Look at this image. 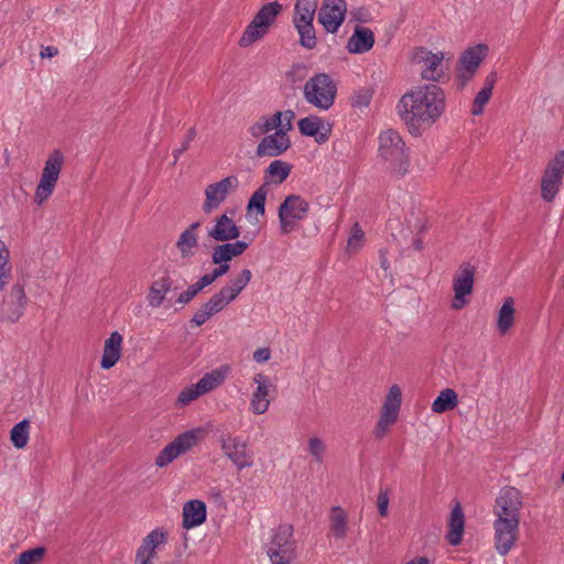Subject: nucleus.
<instances>
[{
	"instance_id": "de8ad7c7",
	"label": "nucleus",
	"mask_w": 564,
	"mask_h": 564,
	"mask_svg": "<svg viewBox=\"0 0 564 564\" xmlns=\"http://www.w3.org/2000/svg\"><path fill=\"white\" fill-rule=\"evenodd\" d=\"M307 452L316 463H323L326 453V444L318 436H312L307 441Z\"/></svg>"
},
{
	"instance_id": "a18cd8bd",
	"label": "nucleus",
	"mask_w": 564,
	"mask_h": 564,
	"mask_svg": "<svg viewBox=\"0 0 564 564\" xmlns=\"http://www.w3.org/2000/svg\"><path fill=\"white\" fill-rule=\"evenodd\" d=\"M365 243V232L358 223L351 226L350 234L347 240V251L358 252Z\"/></svg>"
},
{
	"instance_id": "09e8293b",
	"label": "nucleus",
	"mask_w": 564,
	"mask_h": 564,
	"mask_svg": "<svg viewBox=\"0 0 564 564\" xmlns=\"http://www.w3.org/2000/svg\"><path fill=\"white\" fill-rule=\"evenodd\" d=\"M372 99V93L370 89H359L351 96V106L354 108H367Z\"/></svg>"
},
{
	"instance_id": "bb28decb",
	"label": "nucleus",
	"mask_w": 564,
	"mask_h": 564,
	"mask_svg": "<svg viewBox=\"0 0 564 564\" xmlns=\"http://www.w3.org/2000/svg\"><path fill=\"white\" fill-rule=\"evenodd\" d=\"M329 533L336 540H345L348 535V513L341 506H333L328 512Z\"/></svg>"
},
{
	"instance_id": "c03bdc74",
	"label": "nucleus",
	"mask_w": 564,
	"mask_h": 564,
	"mask_svg": "<svg viewBox=\"0 0 564 564\" xmlns=\"http://www.w3.org/2000/svg\"><path fill=\"white\" fill-rule=\"evenodd\" d=\"M268 191L265 186H260L253 194L251 195L247 209L248 212H256L257 215L263 216L265 213V199H267Z\"/></svg>"
},
{
	"instance_id": "4c0bfd02",
	"label": "nucleus",
	"mask_w": 564,
	"mask_h": 564,
	"mask_svg": "<svg viewBox=\"0 0 564 564\" xmlns=\"http://www.w3.org/2000/svg\"><path fill=\"white\" fill-rule=\"evenodd\" d=\"M318 0H296L293 21H314Z\"/></svg>"
},
{
	"instance_id": "79ce46f5",
	"label": "nucleus",
	"mask_w": 564,
	"mask_h": 564,
	"mask_svg": "<svg viewBox=\"0 0 564 564\" xmlns=\"http://www.w3.org/2000/svg\"><path fill=\"white\" fill-rule=\"evenodd\" d=\"M561 185L562 182L542 175L541 198L546 203L553 202L561 189Z\"/></svg>"
},
{
	"instance_id": "052dcab7",
	"label": "nucleus",
	"mask_w": 564,
	"mask_h": 564,
	"mask_svg": "<svg viewBox=\"0 0 564 564\" xmlns=\"http://www.w3.org/2000/svg\"><path fill=\"white\" fill-rule=\"evenodd\" d=\"M217 264H218V267L213 270L214 276H216V279L223 276L229 270L228 262H220V263H217Z\"/></svg>"
},
{
	"instance_id": "b1692460",
	"label": "nucleus",
	"mask_w": 564,
	"mask_h": 564,
	"mask_svg": "<svg viewBox=\"0 0 564 564\" xmlns=\"http://www.w3.org/2000/svg\"><path fill=\"white\" fill-rule=\"evenodd\" d=\"M182 527L186 530L199 527L206 521L207 507L203 500L192 499L183 505Z\"/></svg>"
},
{
	"instance_id": "412c9836",
	"label": "nucleus",
	"mask_w": 564,
	"mask_h": 564,
	"mask_svg": "<svg viewBox=\"0 0 564 564\" xmlns=\"http://www.w3.org/2000/svg\"><path fill=\"white\" fill-rule=\"evenodd\" d=\"M487 54L488 46L486 44H477L464 51L459 58L458 66V78L460 79L462 85H465L474 77Z\"/></svg>"
},
{
	"instance_id": "49530a36",
	"label": "nucleus",
	"mask_w": 564,
	"mask_h": 564,
	"mask_svg": "<svg viewBox=\"0 0 564 564\" xmlns=\"http://www.w3.org/2000/svg\"><path fill=\"white\" fill-rule=\"evenodd\" d=\"M45 549L37 546L32 550L22 552L15 560L14 564H41L44 560Z\"/></svg>"
},
{
	"instance_id": "c756f323",
	"label": "nucleus",
	"mask_w": 564,
	"mask_h": 564,
	"mask_svg": "<svg viewBox=\"0 0 564 564\" xmlns=\"http://www.w3.org/2000/svg\"><path fill=\"white\" fill-rule=\"evenodd\" d=\"M249 247V243L242 240L226 242L214 248L212 260L214 263L229 262L235 257L242 254Z\"/></svg>"
},
{
	"instance_id": "6ab92c4d",
	"label": "nucleus",
	"mask_w": 564,
	"mask_h": 564,
	"mask_svg": "<svg viewBox=\"0 0 564 564\" xmlns=\"http://www.w3.org/2000/svg\"><path fill=\"white\" fill-rule=\"evenodd\" d=\"M252 382L256 384V389L250 395L249 410L254 415L264 414L271 404L270 392L273 388L271 379L263 372L254 373Z\"/></svg>"
},
{
	"instance_id": "72a5a7b5",
	"label": "nucleus",
	"mask_w": 564,
	"mask_h": 564,
	"mask_svg": "<svg viewBox=\"0 0 564 564\" xmlns=\"http://www.w3.org/2000/svg\"><path fill=\"white\" fill-rule=\"evenodd\" d=\"M167 541V531L162 528H155L150 533H148L138 550L142 552L149 553L153 556L156 555V549L161 545H164Z\"/></svg>"
},
{
	"instance_id": "bf43d9fd",
	"label": "nucleus",
	"mask_w": 564,
	"mask_h": 564,
	"mask_svg": "<svg viewBox=\"0 0 564 564\" xmlns=\"http://www.w3.org/2000/svg\"><path fill=\"white\" fill-rule=\"evenodd\" d=\"M57 54H58V50L56 46H53V45L43 46L40 52V56L42 58H52V57L56 56Z\"/></svg>"
},
{
	"instance_id": "37998d69",
	"label": "nucleus",
	"mask_w": 564,
	"mask_h": 564,
	"mask_svg": "<svg viewBox=\"0 0 564 564\" xmlns=\"http://www.w3.org/2000/svg\"><path fill=\"white\" fill-rule=\"evenodd\" d=\"M231 302L234 301L227 295V293H225L223 289H220L203 305L214 316L215 314L221 312Z\"/></svg>"
},
{
	"instance_id": "680f3d73",
	"label": "nucleus",
	"mask_w": 564,
	"mask_h": 564,
	"mask_svg": "<svg viewBox=\"0 0 564 564\" xmlns=\"http://www.w3.org/2000/svg\"><path fill=\"white\" fill-rule=\"evenodd\" d=\"M404 564H432L431 560L427 556H415Z\"/></svg>"
},
{
	"instance_id": "c85d7f7f",
	"label": "nucleus",
	"mask_w": 564,
	"mask_h": 564,
	"mask_svg": "<svg viewBox=\"0 0 564 564\" xmlns=\"http://www.w3.org/2000/svg\"><path fill=\"white\" fill-rule=\"evenodd\" d=\"M297 127L301 134L313 137L318 143H323L328 139L329 129L323 131L324 122L318 116H308L300 119Z\"/></svg>"
},
{
	"instance_id": "1a4fd4ad",
	"label": "nucleus",
	"mask_w": 564,
	"mask_h": 564,
	"mask_svg": "<svg viewBox=\"0 0 564 564\" xmlns=\"http://www.w3.org/2000/svg\"><path fill=\"white\" fill-rule=\"evenodd\" d=\"M308 212L310 204L305 198L295 194L286 196L278 209L281 234L289 235L296 230L299 224L307 217Z\"/></svg>"
},
{
	"instance_id": "c9c22d12",
	"label": "nucleus",
	"mask_w": 564,
	"mask_h": 564,
	"mask_svg": "<svg viewBox=\"0 0 564 564\" xmlns=\"http://www.w3.org/2000/svg\"><path fill=\"white\" fill-rule=\"evenodd\" d=\"M252 273L249 269H242L241 272L231 280L227 285L221 288L227 295L235 301L238 295L246 289L250 283Z\"/></svg>"
},
{
	"instance_id": "7c9ffc66",
	"label": "nucleus",
	"mask_w": 564,
	"mask_h": 564,
	"mask_svg": "<svg viewBox=\"0 0 564 564\" xmlns=\"http://www.w3.org/2000/svg\"><path fill=\"white\" fill-rule=\"evenodd\" d=\"M465 528V516L460 505H456L451 512L448 521V533L447 541L451 545L456 546L460 544L463 540V533Z\"/></svg>"
},
{
	"instance_id": "aec40b11",
	"label": "nucleus",
	"mask_w": 564,
	"mask_h": 564,
	"mask_svg": "<svg viewBox=\"0 0 564 564\" xmlns=\"http://www.w3.org/2000/svg\"><path fill=\"white\" fill-rule=\"evenodd\" d=\"M295 119L293 110L276 111L271 116H262L258 121L253 122L248 132L253 139L263 138L271 131H278L283 124L288 126Z\"/></svg>"
},
{
	"instance_id": "4d7b16f0",
	"label": "nucleus",
	"mask_w": 564,
	"mask_h": 564,
	"mask_svg": "<svg viewBox=\"0 0 564 564\" xmlns=\"http://www.w3.org/2000/svg\"><path fill=\"white\" fill-rule=\"evenodd\" d=\"M155 556L142 552L141 550H137L135 552V564H153V560Z\"/></svg>"
},
{
	"instance_id": "e2e57ef3",
	"label": "nucleus",
	"mask_w": 564,
	"mask_h": 564,
	"mask_svg": "<svg viewBox=\"0 0 564 564\" xmlns=\"http://www.w3.org/2000/svg\"><path fill=\"white\" fill-rule=\"evenodd\" d=\"M389 260L387 258V253L383 250H380V267L387 271L389 269Z\"/></svg>"
},
{
	"instance_id": "f704fd0d",
	"label": "nucleus",
	"mask_w": 564,
	"mask_h": 564,
	"mask_svg": "<svg viewBox=\"0 0 564 564\" xmlns=\"http://www.w3.org/2000/svg\"><path fill=\"white\" fill-rule=\"evenodd\" d=\"M457 393L453 389H444L436 397V399L432 403V411L434 413H444L446 411L453 410L457 406Z\"/></svg>"
},
{
	"instance_id": "8fccbe9b",
	"label": "nucleus",
	"mask_w": 564,
	"mask_h": 564,
	"mask_svg": "<svg viewBox=\"0 0 564 564\" xmlns=\"http://www.w3.org/2000/svg\"><path fill=\"white\" fill-rule=\"evenodd\" d=\"M491 95L492 94L480 89L474 98L470 109L471 115L480 116L484 112L485 106L490 100Z\"/></svg>"
},
{
	"instance_id": "7ed1b4c3",
	"label": "nucleus",
	"mask_w": 564,
	"mask_h": 564,
	"mask_svg": "<svg viewBox=\"0 0 564 564\" xmlns=\"http://www.w3.org/2000/svg\"><path fill=\"white\" fill-rule=\"evenodd\" d=\"M377 155L392 177L402 178L409 173V149L398 130L389 128L380 131Z\"/></svg>"
},
{
	"instance_id": "58836bf2",
	"label": "nucleus",
	"mask_w": 564,
	"mask_h": 564,
	"mask_svg": "<svg viewBox=\"0 0 564 564\" xmlns=\"http://www.w3.org/2000/svg\"><path fill=\"white\" fill-rule=\"evenodd\" d=\"M29 437L30 423L28 420L20 421L10 431V440L18 449H22L28 445Z\"/></svg>"
},
{
	"instance_id": "3c124183",
	"label": "nucleus",
	"mask_w": 564,
	"mask_h": 564,
	"mask_svg": "<svg viewBox=\"0 0 564 564\" xmlns=\"http://www.w3.org/2000/svg\"><path fill=\"white\" fill-rule=\"evenodd\" d=\"M199 292V288L193 283L177 296L176 303L185 305L189 303Z\"/></svg>"
},
{
	"instance_id": "393cba45",
	"label": "nucleus",
	"mask_w": 564,
	"mask_h": 564,
	"mask_svg": "<svg viewBox=\"0 0 564 564\" xmlns=\"http://www.w3.org/2000/svg\"><path fill=\"white\" fill-rule=\"evenodd\" d=\"M375 41V33L369 28L356 25L346 48L351 54H364L373 47Z\"/></svg>"
},
{
	"instance_id": "2eb2a0df",
	"label": "nucleus",
	"mask_w": 564,
	"mask_h": 564,
	"mask_svg": "<svg viewBox=\"0 0 564 564\" xmlns=\"http://www.w3.org/2000/svg\"><path fill=\"white\" fill-rule=\"evenodd\" d=\"M401 389L398 384H393L388 390L380 411L379 420L375 427L373 433L377 438H383L389 432L391 425L397 422L401 409Z\"/></svg>"
},
{
	"instance_id": "ddd939ff",
	"label": "nucleus",
	"mask_w": 564,
	"mask_h": 564,
	"mask_svg": "<svg viewBox=\"0 0 564 564\" xmlns=\"http://www.w3.org/2000/svg\"><path fill=\"white\" fill-rule=\"evenodd\" d=\"M444 52L433 53L425 47H416L411 53V61L413 64L421 66L420 75L422 79L435 84L438 82L444 73Z\"/></svg>"
},
{
	"instance_id": "a211bd4d",
	"label": "nucleus",
	"mask_w": 564,
	"mask_h": 564,
	"mask_svg": "<svg viewBox=\"0 0 564 564\" xmlns=\"http://www.w3.org/2000/svg\"><path fill=\"white\" fill-rule=\"evenodd\" d=\"M347 2L345 0H323L317 20L326 32L336 33L345 21Z\"/></svg>"
},
{
	"instance_id": "ea45409f",
	"label": "nucleus",
	"mask_w": 564,
	"mask_h": 564,
	"mask_svg": "<svg viewBox=\"0 0 564 564\" xmlns=\"http://www.w3.org/2000/svg\"><path fill=\"white\" fill-rule=\"evenodd\" d=\"M10 250L7 243L0 239V291L4 289L11 276Z\"/></svg>"
},
{
	"instance_id": "f257e3e1",
	"label": "nucleus",
	"mask_w": 564,
	"mask_h": 564,
	"mask_svg": "<svg viewBox=\"0 0 564 564\" xmlns=\"http://www.w3.org/2000/svg\"><path fill=\"white\" fill-rule=\"evenodd\" d=\"M445 90L437 84H421L408 90L399 100L400 120L413 137H421L446 112Z\"/></svg>"
},
{
	"instance_id": "6e6d98bb",
	"label": "nucleus",
	"mask_w": 564,
	"mask_h": 564,
	"mask_svg": "<svg viewBox=\"0 0 564 564\" xmlns=\"http://www.w3.org/2000/svg\"><path fill=\"white\" fill-rule=\"evenodd\" d=\"M496 82L497 74L495 72H490L485 78L484 87L481 88V90L492 94Z\"/></svg>"
},
{
	"instance_id": "864d4df0",
	"label": "nucleus",
	"mask_w": 564,
	"mask_h": 564,
	"mask_svg": "<svg viewBox=\"0 0 564 564\" xmlns=\"http://www.w3.org/2000/svg\"><path fill=\"white\" fill-rule=\"evenodd\" d=\"M389 495L387 491H380L377 497L378 512L381 517H387L389 512Z\"/></svg>"
},
{
	"instance_id": "dca6fc26",
	"label": "nucleus",
	"mask_w": 564,
	"mask_h": 564,
	"mask_svg": "<svg viewBox=\"0 0 564 564\" xmlns=\"http://www.w3.org/2000/svg\"><path fill=\"white\" fill-rule=\"evenodd\" d=\"M475 267L465 262L459 265L453 276L454 297L452 300V308L462 310L469 303V296L473 293L475 284Z\"/></svg>"
},
{
	"instance_id": "603ef678",
	"label": "nucleus",
	"mask_w": 564,
	"mask_h": 564,
	"mask_svg": "<svg viewBox=\"0 0 564 564\" xmlns=\"http://www.w3.org/2000/svg\"><path fill=\"white\" fill-rule=\"evenodd\" d=\"M213 315L208 312V310L202 305L193 315L191 323L195 326H202L205 324Z\"/></svg>"
},
{
	"instance_id": "39448f33",
	"label": "nucleus",
	"mask_w": 564,
	"mask_h": 564,
	"mask_svg": "<svg viewBox=\"0 0 564 564\" xmlns=\"http://www.w3.org/2000/svg\"><path fill=\"white\" fill-rule=\"evenodd\" d=\"M231 373V366L224 364L206 372L196 383L183 388L176 398L180 408L188 405L204 394L220 388Z\"/></svg>"
},
{
	"instance_id": "cd10ccee",
	"label": "nucleus",
	"mask_w": 564,
	"mask_h": 564,
	"mask_svg": "<svg viewBox=\"0 0 564 564\" xmlns=\"http://www.w3.org/2000/svg\"><path fill=\"white\" fill-rule=\"evenodd\" d=\"M172 279L167 274L158 278L151 283L147 295L150 307L158 308L163 305L167 293L172 289Z\"/></svg>"
},
{
	"instance_id": "4be33fe9",
	"label": "nucleus",
	"mask_w": 564,
	"mask_h": 564,
	"mask_svg": "<svg viewBox=\"0 0 564 564\" xmlns=\"http://www.w3.org/2000/svg\"><path fill=\"white\" fill-rule=\"evenodd\" d=\"M207 236L215 241H231L240 236V229L235 220L226 213L216 217L212 227L207 229Z\"/></svg>"
},
{
	"instance_id": "f03ea898",
	"label": "nucleus",
	"mask_w": 564,
	"mask_h": 564,
	"mask_svg": "<svg viewBox=\"0 0 564 564\" xmlns=\"http://www.w3.org/2000/svg\"><path fill=\"white\" fill-rule=\"evenodd\" d=\"M522 507L520 490L511 486L500 489L492 509L494 542L499 555H507L518 540Z\"/></svg>"
},
{
	"instance_id": "0e129e2a",
	"label": "nucleus",
	"mask_w": 564,
	"mask_h": 564,
	"mask_svg": "<svg viewBox=\"0 0 564 564\" xmlns=\"http://www.w3.org/2000/svg\"><path fill=\"white\" fill-rule=\"evenodd\" d=\"M352 14L357 20H361V18H358L357 13L354 12Z\"/></svg>"
},
{
	"instance_id": "9b49d317",
	"label": "nucleus",
	"mask_w": 564,
	"mask_h": 564,
	"mask_svg": "<svg viewBox=\"0 0 564 564\" xmlns=\"http://www.w3.org/2000/svg\"><path fill=\"white\" fill-rule=\"evenodd\" d=\"M293 530L291 525H279L272 532L267 554L272 564H290L294 557Z\"/></svg>"
},
{
	"instance_id": "0eeeda50",
	"label": "nucleus",
	"mask_w": 564,
	"mask_h": 564,
	"mask_svg": "<svg viewBox=\"0 0 564 564\" xmlns=\"http://www.w3.org/2000/svg\"><path fill=\"white\" fill-rule=\"evenodd\" d=\"M64 160V154L59 150H54L46 158L34 192V203L36 205H43L52 196L57 185Z\"/></svg>"
},
{
	"instance_id": "13d9d810",
	"label": "nucleus",
	"mask_w": 564,
	"mask_h": 564,
	"mask_svg": "<svg viewBox=\"0 0 564 564\" xmlns=\"http://www.w3.org/2000/svg\"><path fill=\"white\" fill-rule=\"evenodd\" d=\"M215 280H216V276H214V273L210 272V273H207V274L200 276L199 280L197 282H195V284L202 291L204 288L210 285Z\"/></svg>"
},
{
	"instance_id": "a878e982",
	"label": "nucleus",
	"mask_w": 564,
	"mask_h": 564,
	"mask_svg": "<svg viewBox=\"0 0 564 564\" xmlns=\"http://www.w3.org/2000/svg\"><path fill=\"white\" fill-rule=\"evenodd\" d=\"M123 337L119 332H112L105 340L100 367L105 370L112 368L122 354Z\"/></svg>"
},
{
	"instance_id": "2f4dec72",
	"label": "nucleus",
	"mask_w": 564,
	"mask_h": 564,
	"mask_svg": "<svg viewBox=\"0 0 564 564\" xmlns=\"http://www.w3.org/2000/svg\"><path fill=\"white\" fill-rule=\"evenodd\" d=\"M292 165L282 160L272 161L264 171V180L268 184H282L290 175Z\"/></svg>"
},
{
	"instance_id": "9d476101",
	"label": "nucleus",
	"mask_w": 564,
	"mask_h": 564,
	"mask_svg": "<svg viewBox=\"0 0 564 564\" xmlns=\"http://www.w3.org/2000/svg\"><path fill=\"white\" fill-rule=\"evenodd\" d=\"M218 443L224 456L238 469L250 468L254 464L253 453L248 443L239 435L221 434Z\"/></svg>"
},
{
	"instance_id": "f3484780",
	"label": "nucleus",
	"mask_w": 564,
	"mask_h": 564,
	"mask_svg": "<svg viewBox=\"0 0 564 564\" xmlns=\"http://www.w3.org/2000/svg\"><path fill=\"white\" fill-rule=\"evenodd\" d=\"M293 128V122L288 126L283 124L282 128L278 129L270 134L261 138L257 145L256 154L259 158H275L283 154L291 147V139L289 132Z\"/></svg>"
},
{
	"instance_id": "473e14b6",
	"label": "nucleus",
	"mask_w": 564,
	"mask_h": 564,
	"mask_svg": "<svg viewBox=\"0 0 564 564\" xmlns=\"http://www.w3.org/2000/svg\"><path fill=\"white\" fill-rule=\"evenodd\" d=\"M514 301L512 297H507L497 315V329L501 335L507 334L514 323Z\"/></svg>"
},
{
	"instance_id": "423d86ee",
	"label": "nucleus",
	"mask_w": 564,
	"mask_h": 564,
	"mask_svg": "<svg viewBox=\"0 0 564 564\" xmlns=\"http://www.w3.org/2000/svg\"><path fill=\"white\" fill-rule=\"evenodd\" d=\"M282 4L272 1L263 4L253 17L252 21L245 29L239 45L248 47L254 42L263 39L274 23L278 15L282 12Z\"/></svg>"
},
{
	"instance_id": "20e7f679",
	"label": "nucleus",
	"mask_w": 564,
	"mask_h": 564,
	"mask_svg": "<svg viewBox=\"0 0 564 564\" xmlns=\"http://www.w3.org/2000/svg\"><path fill=\"white\" fill-rule=\"evenodd\" d=\"M336 95V83L326 73L313 75L303 86L304 100L322 111H327L334 106Z\"/></svg>"
},
{
	"instance_id": "5701e85b",
	"label": "nucleus",
	"mask_w": 564,
	"mask_h": 564,
	"mask_svg": "<svg viewBox=\"0 0 564 564\" xmlns=\"http://www.w3.org/2000/svg\"><path fill=\"white\" fill-rule=\"evenodd\" d=\"M199 221L192 223L178 236L175 247L183 260H188L196 254L199 247Z\"/></svg>"
},
{
	"instance_id": "4468645a",
	"label": "nucleus",
	"mask_w": 564,
	"mask_h": 564,
	"mask_svg": "<svg viewBox=\"0 0 564 564\" xmlns=\"http://www.w3.org/2000/svg\"><path fill=\"white\" fill-rule=\"evenodd\" d=\"M239 187V180L236 175H228L217 182L208 184L204 189L205 199L202 209L205 214L217 210Z\"/></svg>"
},
{
	"instance_id": "e433bc0d",
	"label": "nucleus",
	"mask_w": 564,
	"mask_h": 564,
	"mask_svg": "<svg viewBox=\"0 0 564 564\" xmlns=\"http://www.w3.org/2000/svg\"><path fill=\"white\" fill-rule=\"evenodd\" d=\"M293 23L300 36V44L307 50L314 48L317 40L313 21H293Z\"/></svg>"
},
{
	"instance_id": "6e6552de",
	"label": "nucleus",
	"mask_w": 564,
	"mask_h": 564,
	"mask_svg": "<svg viewBox=\"0 0 564 564\" xmlns=\"http://www.w3.org/2000/svg\"><path fill=\"white\" fill-rule=\"evenodd\" d=\"M203 427H194L177 435L155 457V465L160 468L166 467L177 457L192 451L204 437Z\"/></svg>"
},
{
	"instance_id": "a19ab883",
	"label": "nucleus",
	"mask_w": 564,
	"mask_h": 564,
	"mask_svg": "<svg viewBox=\"0 0 564 564\" xmlns=\"http://www.w3.org/2000/svg\"><path fill=\"white\" fill-rule=\"evenodd\" d=\"M542 175L562 182L564 177V150H560L555 153L546 164Z\"/></svg>"
},
{
	"instance_id": "5fc2aeb1",
	"label": "nucleus",
	"mask_w": 564,
	"mask_h": 564,
	"mask_svg": "<svg viewBox=\"0 0 564 564\" xmlns=\"http://www.w3.org/2000/svg\"><path fill=\"white\" fill-rule=\"evenodd\" d=\"M252 358L257 364H264L271 359V349L269 347L258 348L253 351Z\"/></svg>"
},
{
	"instance_id": "f8f14e48",
	"label": "nucleus",
	"mask_w": 564,
	"mask_h": 564,
	"mask_svg": "<svg viewBox=\"0 0 564 564\" xmlns=\"http://www.w3.org/2000/svg\"><path fill=\"white\" fill-rule=\"evenodd\" d=\"M24 288L14 284L0 302V324L13 325L20 322L28 306Z\"/></svg>"
}]
</instances>
